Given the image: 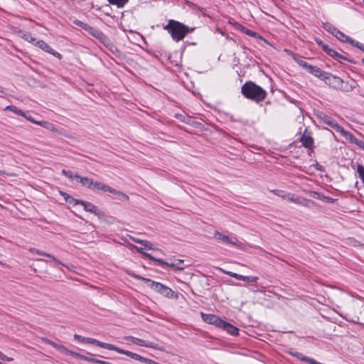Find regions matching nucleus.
I'll use <instances>...</instances> for the list:
<instances>
[{"label": "nucleus", "instance_id": "nucleus-1", "mask_svg": "<svg viewBox=\"0 0 364 364\" xmlns=\"http://www.w3.org/2000/svg\"><path fill=\"white\" fill-rule=\"evenodd\" d=\"M241 92L246 98L256 102L263 101L267 96V92L263 88L250 81L242 86Z\"/></svg>", "mask_w": 364, "mask_h": 364}, {"label": "nucleus", "instance_id": "nucleus-2", "mask_svg": "<svg viewBox=\"0 0 364 364\" xmlns=\"http://www.w3.org/2000/svg\"><path fill=\"white\" fill-rule=\"evenodd\" d=\"M164 28L171 34L173 40L176 42L182 40L187 33L194 30V28H190L182 23L174 20H170Z\"/></svg>", "mask_w": 364, "mask_h": 364}, {"label": "nucleus", "instance_id": "nucleus-3", "mask_svg": "<svg viewBox=\"0 0 364 364\" xmlns=\"http://www.w3.org/2000/svg\"><path fill=\"white\" fill-rule=\"evenodd\" d=\"M132 277L137 279H140L145 282L149 283L148 285L151 289L161 294V295H163L166 297H168V298L176 297V294L171 288H169L159 282L151 281L149 279L144 278L141 276L136 275V274H132Z\"/></svg>", "mask_w": 364, "mask_h": 364}, {"label": "nucleus", "instance_id": "nucleus-4", "mask_svg": "<svg viewBox=\"0 0 364 364\" xmlns=\"http://www.w3.org/2000/svg\"><path fill=\"white\" fill-rule=\"evenodd\" d=\"M76 24L80 26L90 35L97 38L105 46L108 48L110 50L113 51V48H116L109 38L99 29L92 27L81 21H77Z\"/></svg>", "mask_w": 364, "mask_h": 364}, {"label": "nucleus", "instance_id": "nucleus-5", "mask_svg": "<svg viewBox=\"0 0 364 364\" xmlns=\"http://www.w3.org/2000/svg\"><path fill=\"white\" fill-rule=\"evenodd\" d=\"M316 117L320 123L325 124L337 132L341 133L344 137H348L352 139L351 133L346 131L341 125L338 124V122L333 119L331 117L327 115L323 112H318L316 114Z\"/></svg>", "mask_w": 364, "mask_h": 364}, {"label": "nucleus", "instance_id": "nucleus-6", "mask_svg": "<svg viewBox=\"0 0 364 364\" xmlns=\"http://www.w3.org/2000/svg\"><path fill=\"white\" fill-rule=\"evenodd\" d=\"M61 196H63L65 200V201L70 204L75 205H82L84 208V210L87 212L97 214V207L94 204L90 202L84 201L82 200L75 199L74 198L69 196L68 193L64 192H60Z\"/></svg>", "mask_w": 364, "mask_h": 364}, {"label": "nucleus", "instance_id": "nucleus-7", "mask_svg": "<svg viewBox=\"0 0 364 364\" xmlns=\"http://www.w3.org/2000/svg\"><path fill=\"white\" fill-rule=\"evenodd\" d=\"M109 350H114V351H116V352H117V353H119L120 354L126 355L130 357L131 358H132L134 360H139V361H141L143 363L157 364L155 361H154L152 360L144 358V357H142V356H141L139 354H136L135 353H132L131 351L122 349V348H120L119 347H117V346H115L114 345H112V344H110Z\"/></svg>", "mask_w": 364, "mask_h": 364}, {"label": "nucleus", "instance_id": "nucleus-8", "mask_svg": "<svg viewBox=\"0 0 364 364\" xmlns=\"http://www.w3.org/2000/svg\"><path fill=\"white\" fill-rule=\"evenodd\" d=\"M90 189L94 190V191H108L111 193L115 194L118 196H119L121 198H124L126 200L129 199V197L124 193L117 191L112 188H111L109 186H107L105 184H103L98 181H92V184Z\"/></svg>", "mask_w": 364, "mask_h": 364}, {"label": "nucleus", "instance_id": "nucleus-9", "mask_svg": "<svg viewBox=\"0 0 364 364\" xmlns=\"http://www.w3.org/2000/svg\"><path fill=\"white\" fill-rule=\"evenodd\" d=\"M214 236L215 239L225 244L230 245L236 247H241L242 245V242L238 241L235 237H230L229 236L225 235L218 231L215 232Z\"/></svg>", "mask_w": 364, "mask_h": 364}, {"label": "nucleus", "instance_id": "nucleus-10", "mask_svg": "<svg viewBox=\"0 0 364 364\" xmlns=\"http://www.w3.org/2000/svg\"><path fill=\"white\" fill-rule=\"evenodd\" d=\"M74 338L80 342L87 343H90V344H94V345H96L97 346H99L100 348H103L105 349H108V350H109V348L110 346L109 343H104V342L100 341L97 339L92 338L83 337L78 334H75Z\"/></svg>", "mask_w": 364, "mask_h": 364}, {"label": "nucleus", "instance_id": "nucleus-11", "mask_svg": "<svg viewBox=\"0 0 364 364\" xmlns=\"http://www.w3.org/2000/svg\"><path fill=\"white\" fill-rule=\"evenodd\" d=\"M128 343H132L133 344H136L139 346H144L150 348H157L156 344L153 342L145 341L139 338H135L133 336H126L124 338Z\"/></svg>", "mask_w": 364, "mask_h": 364}, {"label": "nucleus", "instance_id": "nucleus-12", "mask_svg": "<svg viewBox=\"0 0 364 364\" xmlns=\"http://www.w3.org/2000/svg\"><path fill=\"white\" fill-rule=\"evenodd\" d=\"M323 81L328 85L336 88H338L340 85L344 83V81L341 78L329 73H326Z\"/></svg>", "mask_w": 364, "mask_h": 364}, {"label": "nucleus", "instance_id": "nucleus-13", "mask_svg": "<svg viewBox=\"0 0 364 364\" xmlns=\"http://www.w3.org/2000/svg\"><path fill=\"white\" fill-rule=\"evenodd\" d=\"M201 317L205 322L209 324L215 325V326L220 328L223 322V320H222L218 316L214 314H207L201 313Z\"/></svg>", "mask_w": 364, "mask_h": 364}, {"label": "nucleus", "instance_id": "nucleus-14", "mask_svg": "<svg viewBox=\"0 0 364 364\" xmlns=\"http://www.w3.org/2000/svg\"><path fill=\"white\" fill-rule=\"evenodd\" d=\"M36 46H37L38 48H40L45 52H47V53L54 55L55 57L58 58L60 60L62 58V55L60 53L54 50L50 46H48L43 40H38V41H36Z\"/></svg>", "mask_w": 364, "mask_h": 364}, {"label": "nucleus", "instance_id": "nucleus-15", "mask_svg": "<svg viewBox=\"0 0 364 364\" xmlns=\"http://www.w3.org/2000/svg\"><path fill=\"white\" fill-rule=\"evenodd\" d=\"M300 141L306 148L311 149L314 147V139L311 135V132H308L307 129H305L304 134L301 136Z\"/></svg>", "mask_w": 364, "mask_h": 364}, {"label": "nucleus", "instance_id": "nucleus-16", "mask_svg": "<svg viewBox=\"0 0 364 364\" xmlns=\"http://www.w3.org/2000/svg\"><path fill=\"white\" fill-rule=\"evenodd\" d=\"M285 199L296 204H299L304 206H308V200L293 193H287Z\"/></svg>", "mask_w": 364, "mask_h": 364}, {"label": "nucleus", "instance_id": "nucleus-17", "mask_svg": "<svg viewBox=\"0 0 364 364\" xmlns=\"http://www.w3.org/2000/svg\"><path fill=\"white\" fill-rule=\"evenodd\" d=\"M311 75H314L315 77L319 78L321 80H323L325 75H326L327 72H325L322 70H321L317 66H314L311 65V66L309 68V70L308 71Z\"/></svg>", "mask_w": 364, "mask_h": 364}, {"label": "nucleus", "instance_id": "nucleus-18", "mask_svg": "<svg viewBox=\"0 0 364 364\" xmlns=\"http://www.w3.org/2000/svg\"><path fill=\"white\" fill-rule=\"evenodd\" d=\"M308 193L312 198H316V199H318V200H323V201H326V202L329 203H332L335 200L333 198H331L329 196H323L320 193L316 192V191H309L308 192Z\"/></svg>", "mask_w": 364, "mask_h": 364}, {"label": "nucleus", "instance_id": "nucleus-19", "mask_svg": "<svg viewBox=\"0 0 364 364\" xmlns=\"http://www.w3.org/2000/svg\"><path fill=\"white\" fill-rule=\"evenodd\" d=\"M220 328L225 330L230 335L236 336L238 334V328L225 321H223Z\"/></svg>", "mask_w": 364, "mask_h": 364}, {"label": "nucleus", "instance_id": "nucleus-20", "mask_svg": "<svg viewBox=\"0 0 364 364\" xmlns=\"http://www.w3.org/2000/svg\"><path fill=\"white\" fill-rule=\"evenodd\" d=\"M334 36L339 41H341L342 42L348 43L350 45H352V43H353V41H354L353 39H352L349 36H346V34H344L343 32H341L338 29L336 32Z\"/></svg>", "mask_w": 364, "mask_h": 364}, {"label": "nucleus", "instance_id": "nucleus-21", "mask_svg": "<svg viewBox=\"0 0 364 364\" xmlns=\"http://www.w3.org/2000/svg\"><path fill=\"white\" fill-rule=\"evenodd\" d=\"M38 125L53 132L60 133V130L53 124L47 121H39Z\"/></svg>", "mask_w": 364, "mask_h": 364}, {"label": "nucleus", "instance_id": "nucleus-22", "mask_svg": "<svg viewBox=\"0 0 364 364\" xmlns=\"http://www.w3.org/2000/svg\"><path fill=\"white\" fill-rule=\"evenodd\" d=\"M75 178L83 186L88 188H90L93 180L88 177H82L78 174L75 173Z\"/></svg>", "mask_w": 364, "mask_h": 364}, {"label": "nucleus", "instance_id": "nucleus-23", "mask_svg": "<svg viewBox=\"0 0 364 364\" xmlns=\"http://www.w3.org/2000/svg\"><path fill=\"white\" fill-rule=\"evenodd\" d=\"M220 269L225 274H226L232 277H234L238 280H242V281L248 282L250 281V276H243V275H241V274H237V273H235L232 272L224 270L221 268Z\"/></svg>", "mask_w": 364, "mask_h": 364}, {"label": "nucleus", "instance_id": "nucleus-24", "mask_svg": "<svg viewBox=\"0 0 364 364\" xmlns=\"http://www.w3.org/2000/svg\"><path fill=\"white\" fill-rule=\"evenodd\" d=\"M30 251L31 252H33V253H36V254H38L39 255H42V256H45L46 257L50 258L55 262L60 264V262L58 259H56L54 256H53L52 255H50L49 253H47V252H43V251H40V250H38L37 249H35V248L30 249Z\"/></svg>", "mask_w": 364, "mask_h": 364}, {"label": "nucleus", "instance_id": "nucleus-25", "mask_svg": "<svg viewBox=\"0 0 364 364\" xmlns=\"http://www.w3.org/2000/svg\"><path fill=\"white\" fill-rule=\"evenodd\" d=\"M316 43L321 46L323 50L328 53V55H333L335 54V50L331 48L327 44H325L321 40H316Z\"/></svg>", "mask_w": 364, "mask_h": 364}, {"label": "nucleus", "instance_id": "nucleus-26", "mask_svg": "<svg viewBox=\"0 0 364 364\" xmlns=\"http://www.w3.org/2000/svg\"><path fill=\"white\" fill-rule=\"evenodd\" d=\"M21 37L26 41L31 43L34 45H36V41H38L35 37L32 36V35L30 33L28 32L23 33Z\"/></svg>", "mask_w": 364, "mask_h": 364}, {"label": "nucleus", "instance_id": "nucleus-27", "mask_svg": "<svg viewBox=\"0 0 364 364\" xmlns=\"http://www.w3.org/2000/svg\"><path fill=\"white\" fill-rule=\"evenodd\" d=\"M49 343L53 346L55 348H56L57 350L61 351V352H63V353H66L68 354H70V355H73V353L70 351L69 350H68L65 347H64L63 346H60V345H58L53 341H50Z\"/></svg>", "mask_w": 364, "mask_h": 364}, {"label": "nucleus", "instance_id": "nucleus-28", "mask_svg": "<svg viewBox=\"0 0 364 364\" xmlns=\"http://www.w3.org/2000/svg\"><path fill=\"white\" fill-rule=\"evenodd\" d=\"M5 109L9 110L18 115L22 116V117L25 116V112H23L21 109H18L16 107H15L14 105H9V106L6 107Z\"/></svg>", "mask_w": 364, "mask_h": 364}, {"label": "nucleus", "instance_id": "nucleus-29", "mask_svg": "<svg viewBox=\"0 0 364 364\" xmlns=\"http://www.w3.org/2000/svg\"><path fill=\"white\" fill-rule=\"evenodd\" d=\"M355 87V85H348V82H344V83L342 85H340L338 88L344 92H350L353 91Z\"/></svg>", "mask_w": 364, "mask_h": 364}, {"label": "nucleus", "instance_id": "nucleus-30", "mask_svg": "<svg viewBox=\"0 0 364 364\" xmlns=\"http://www.w3.org/2000/svg\"><path fill=\"white\" fill-rule=\"evenodd\" d=\"M351 138L345 137L346 139L349 140L351 142H354L356 145H358L360 149L364 150V142L361 140L357 139L353 134H351Z\"/></svg>", "mask_w": 364, "mask_h": 364}, {"label": "nucleus", "instance_id": "nucleus-31", "mask_svg": "<svg viewBox=\"0 0 364 364\" xmlns=\"http://www.w3.org/2000/svg\"><path fill=\"white\" fill-rule=\"evenodd\" d=\"M323 28L329 32L330 33H331L333 36L335 35L336 32L337 31V28L336 27H334L332 24L329 23H323Z\"/></svg>", "mask_w": 364, "mask_h": 364}, {"label": "nucleus", "instance_id": "nucleus-32", "mask_svg": "<svg viewBox=\"0 0 364 364\" xmlns=\"http://www.w3.org/2000/svg\"><path fill=\"white\" fill-rule=\"evenodd\" d=\"M129 0H108L109 3L116 5L118 8H122L128 2Z\"/></svg>", "mask_w": 364, "mask_h": 364}, {"label": "nucleus", "instance_id": "nucleus-33", "mask_svg": "<svg viewBox=\"0 0 364 364\" xmlns=\"http://www.w3.org/2000/svg\"><path fill=\"white\" fill-rule=\"evenodd\" d=\"M295 356L299 358V360H303V361H305L309 364H311V361H315V360H314L313 358H309V357H306L304 355H302L301 353H296L295 354Z\"/></svg>", "mask_w": 364, "mask_h": 364}, {"label": "nucleus", "instance_id": "nucleus-34", "mask_svg": "<svg viewBox=\"0 0 364 364\" xmlns=\"http://www.w3.org/2000/svg\"><path fill=\"white\" fill-rule=\"evenodd\" d=\"M132 247L135 249L138 252H139L140 254L143 255L144 256H145L146 257H147L148 259H154V257L147 253V252H145L143 251V249L141 247H139L137 246H135V245H132Z\"/></svg>", "mask_w": 364, "mask_h": 364}, {"label": "nucleus", "instance_id": "nucleus-35", "mask_svg": "<svg viewBox=\"0 0 364 364\" xmlns=\"http://www.w3.org/2000/svg\"><path fill=\"white\" fill-rule=\"evenodd\" d=\"M357 172L358 173L359 178L364 183V166L360 164H358L357 166Z\"/></svg>", "mask_w": 364, "mask_h": 364}, {"label": "nucleus", "instance_id": "nucleus-36", "mask_svg": "<svg viewBox=\"0 0 364 364\" xmlns=\"http://www.w3.org/2000/svg\"><path fill=\"white\" fill-rule=\"evenodd\" d=\"M294 60L299 65H300L301 67H302L304 63H306L305 60H302L301 58H300L296 54H294V53H291V54Z\"/></svg>", "mask_w": 364, "mask_h": 364}, {"label": "nucleus", "instance_id": "nucleus-37", "mask_svg": "<svg viewBox=\"0 0 364 364\" xmlns=\"http://www.w3.org/2000/svg\"><path fill=\"white\" fill-rule=\"evenodd\" d=\"M62 173H63L64 176H65L66 177H68V178H70V179L75 178V174H74V173H73V172L72 171H70V170H65V169H63V170L62 171Z\"/></svg>", "mask_w": 364, "mask_h": 364}, {"label": "nucleus", "instance_id": "nucleus-38", "mask_svg": "<svg viewBox=\"0 0 364 364\" xmlns=\"http://www.w3.org/2000/svg\"><path fill=\"white\" fill-rule=\"evenodd\" d=\"M272 192L274 193L277 196L282 198L284 199L286 198L287 193V192H285V191H281V190H273V191H272Z\"/></svg>", "mask_w": 364, "mask_h": 364}, {"label": "nucleus", "instance_id": "nucleus-39", "mask_svg": "<svg viewBox=\"0 0 364 364\" xmlns=\"http://www.w3.org/2000/svg\"><path fill=\"white\" fill-rule=\"evenodd\" d=\"M165 265H167V266H168L170 267L176 269L178 270H183V269H184V267L183 266L178 265V264L174 263V262H172V263L167 262V264H166Z\"/></svg>", "mask_w": 364, "mask_h": 364}, {"label": "nucleus", "instance_id": "nucleus-40", "mask_svg": "<svg viewBox=\"0 0 364 364\" xmlns=\"http://www.w3.org/2000/svg\"><path fill=\"white\" fill-rule=\"evenodd\" d=\"M141 245H143L145 248H147L149 250H154V245L149 241L143 240L141 242Z\"/></svg>", "mask_w": 364, "mask_h": 364}, {"label": "nucleus", "instance_id": "nucleus-41", "mask_svg": "<svg viewBox=\"0 0 364 364\" xmlns=\"http://www.w3.org/2000/svg\"><path fill=\"white\" fill-rule=\"evenodd\" d=\"M330 55V56H331V57H333V58H336V59H338V60H339V59H342V60H348V61H349L346 57H345V56H343V55H342L339 54V53H338L337 51H336V50H335V54H333V55Z\"/></svg>", "mask_w": 364, "mask_h": 364}, {"label": "nucleus", "instance_id": "nucleus-42", "mask_svg": "<svg viewBox=\"0 0 364 364\" xmlns=\"http://www.w3.org/2000/svg\"><path fill=\"white\" fill-rule=\"evenodd\" d=\"M243 33L252 37H255L257 35V33L255 31L250 30L247 28H245Z\"/></svg>", "mask_w": 364, "mask_h": 364}, {"label": "nucleus", "instance_id": "nucleus-43", "mask_svg": "<svg viewBox=\"0 0 364 364\" xmlns=\"http://www.w3.org/2000/svg\"><path fill=\"white\" fill-rule=\"evenodd\" d=\"M351 46L356 47L364 52V46L360 43L359 42L353 41V43H352Z\"/></svg>", "mask_w": 364, "mask_h": 364}, {"label": "nucleus", "instance_id": "nucleus-44", "mask_svg": "<svg viewBox=\"0 0 364 364\" xmlns=\"http://www.w3.org/2000/svg\"><path fill=\"white\" fill-rule=\"evenodd\" d=\"M23 117L33 124H38V122H39V121L35 120L31 115H27L26 113H25V116H23Z\"/></svg>", "mask_w": 364, "mask_h": 364}, {"label": "nucleus", "instance_id": "nucleus-45", "mask_svg": "<svg viewBox=\"0 0 364 364\" xmlns=\"http://www.w3.org/2000/svg\"><path fill=\"white\" fill-rule=\"evenodd\" d=\"M151 260H154L156 262L159 264H167V262H165L164 260L161 259H156L154 257V259H150Z\"/></svg>", "mask_w": 364, "mask_h": 364}, {"label": "nucleus", "instance_id": "nucleus-46", "mask_svg": "<svg viewBox=\"0 0 364 364\" xmlns=\"http://www.w3.org/2000/svg\"><path fill=\"white\" fill-rule=\"evenodd\" d=\"M233 25L235 26V27L237 29H238V30H240V31H242V32L244 31V29H245V26H242L241 24H240V23H236V22H235V23H233Z\"/></svg>", "mask_w": 364, "mask_h": 364}, {"label": "nucleus", "instance_id": "nucleus-47", "mask_svg": "<svg viewBox=\"0 0 364 364\" xmlns=\"http://www.w3.org/2000/svg\"><path fill=\"white\" fill-rule=\"evenodd\" d=\"M129 237H130V239H131L133 242H136V243H138V244H141V242H142L143 240H140V239L136 238V237H133V236H129Z\"/></svg>", "mask_w": 364, "mask_h": 364}, {"label": "nucleus", "instance_id": "nucleus-48", "mask_svg": "<svg viewBox=\"0 0 364 364\" xmlns=\"http://www.w3.org/2000/svg\"><path fill=\"white\" fill-rule=\"evenodd\" d=\"M258 279L259 278L257 277L250 276V281H249V282H251V283L257 282Z\"/></svg>", "mask_w": 364, "mask_h": 364}, {"label": "nucleus", "instance_id": "nucleus-49", "mask_svg": "<svg viewBox=\"0 0 364 364\" xmlns=\"http://www.w3.org/2000/svg\"><path fill=\"white\" fill-rule=\"evenodd\" d=\"M311 66V65L309 64L307 62L304 63V65L302 66L304 69H306L307 71H309V68Z\"/></svg>", "mask_w": 364, "mask_h": 364}, {"label": "nucleus", "instance_id": "nucleus-50", "mask_svg": "<svg viewBox=\"0 0 364 364\" xmlns=\"http://www.w3.org/2000/svg\"><path fill=\"white\" fill-rule=\"evenodd\" d=\"M184 262L183 259H177L174 263L178 264V265H181Z\"/></svg>", "mask_w": 364, "mask_h": 364}, {"label": "nucleus", "instance_id": "nucleus-51", "mask_svg": "<svg viewBox=\"0 0 364 364\" xmlns=\"http://www.w3.org/2000/svg\"><path fill=\"white\" fill-rule=\"evenodd\" d=\"M4 360L11 361V360H13V358H11V357H8V356L5 355Z\"/></svg>", "mask_w": 364, "mask_h": 364}, {"label": "nucleus", "instance_id": "nucleus-52", "mask_svg": "<svg viewBox=\"0 0 364 364\" xmlns=\"http://www.w3.org/2000/svg\"><path fill=\"white\" fill-rule=\"evenodd\" d=\"M4 357H5V355L1 351H0V359L1 360H4Z\"/></svg>", "mask_w": 364, "mask_h": 364}, {"label": "nucleus", "instance_id": "nucleus-53", "mask_svg": "<svg viewBox=\"0 0 364 364\" xmlns=\"http://www.w3.org/2000/svg\"><path fill=\"white\" fill-rule=\"evenodd\" d=\"M316 169L319 170V171H322L323 170L322 166L317 164L316 165Z\"/></svg>", "mask_w": 364, "mask_h": 364}, {"label": "nucleus", "instance_id": "nucleus-54", "mask_svg": "<svg viewBox=\"0 0 364 364\" xmlns=\"http://www.w3.org/2000/svg\"><path fill=\"white\" fill-rule=\"evenodd\" d=\"M4 172L2 171H0V175L2 174Z\"/></svg>", "mask_w": 364, "mask_h": 364}, {"label": "nucleus", "instance_id": "nucleus-55", "mask_svg": "<svg viewBox=\"0 0 364 364\" xmlns=\"http://www.w3.org/2000/svg\"><path fill=\"white\" fill-rule=\"evenodd\" d=\"M363 3H364V0H363Z\"/></svg>", "mask_w": 364, "mask_h": 364}]
</instances>
